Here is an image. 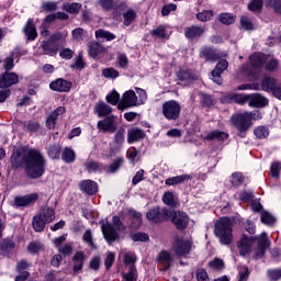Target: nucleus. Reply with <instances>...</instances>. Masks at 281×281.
<instances>
[{
    "mask_svg": "<svg viewBox=\"0 0 281 281\" xmlns=\"http://www.w3.org/2000/svg\"><path fill=\"white\" fill-rule=\"evenodd\" d=\"M265 5L273 10L274 14L281 16V0H266Z\"/></svg>",
    "mask_w": 281,
    "mask_h": 281,
    "instance_id": "obj_43",
    "label": "nucleus"
},
{
    "mask_svg": "<svg viewBox=\"0 0 281 281\" xmlns=\"http://www.w3.org/2000/svg\"><path fill=\"white\" fill-rule=\"evenodd\" d=\"M15 58H19V52H12L9 57L4 58L2 69L4 71H12Z\"/></svg>",
    "mask_w": 281,
    "mask_h": 281,
    "instance_id": "obj_34",
    "label": "nucleus"
},
{
    "mask_svg": "<svg viewBox=\"0 0 281 281\" xmlns=\"http://www.w3.org/2000/svg\"><path fill=\"white\" fill-rule=\"evenodd\" d=\"M161 114L168 122H177L181 117V103L177 100H169L162 103Z\"/></svg>",
    "mask_w": 281,
    "mask_h": 281,
    "instance_id": "obj_6",
    "label": "nucleus"
},
{
    "mask_svg": "<svg viewBox=\"0 0 281 281\" xmlns=\"http://www.w3.org/2000/svg\"><path fill=\"white\" fill-rule=\"evenodd\" d=\"M71 260L74 262L72 272L75 276H78V273L85 269V260H87V256L82 250H77Z\"/></svg>",
    "mask_w": 281,
    "mask_h": 281,
    "instance_id": "obj_20",
    "label": "nucleus"
},
{
    "mask_svg": "<svg viewBox=\"0 0 281 281\" xmlns=\"http://www.w3.org/2000/svg\"><path fill=\"white\" fill-rule=\"evenodd\" d=\"M14 85H19V75L16 72L4 70V72L0 74V89H10Z\"/></svg>",
    "mask_w": 281,
    "mask_h": 281,
    "instance_id": "obj_13",
    "label": "nucleus"
},
{
    "mask_svg": "<svg viewBox=\"0 0 281 281\" xmlns=\"http://www.w3.org/2000/svg\"><path fill=\"white\" fill-rule=\"evenodd\" d=\"M159 262H167L165 265V269H168L170 267V262H172V255L168 252L167 250H161L158 256Z\"/></svg>",
    "mask_w": 281,
    "mask_h": 281,
    "instance_id": "obj_55",
    "label": "nucleus"
},
{
    "mask_svg": "<svg viewBox=\"0 0 281 281\" xmlns=\"http://www.w3.org/2000/svg\"><path fill=\"white\" fill-rule=\"evenodd\" d=\"M131 239L134 243H148V240H150V236H148V234L146 233L138 232V233L132 234Z\"/></svg>",
    "mask_w": 281,
    "mask_h": 281,
    "instance_id": "obj_56",
    "label": "nucleus"
},
{
    "mask_svg": "<svg viewBox=\"0 0 281 281\" xmlns=\"http://www.w3.org/2000/svg\"><path fill=\"white\" fill-rule=\"evenodd\" d=\"M248 106L252 109H265V106H269V100L260 93H251L248 94Z\"/></svg>",
    "mask_w": 281,
    "mask_h": 281,
    "instance_id": "obj_19",
    "label": "nucleus"
},
{
    "mask_svg": "<svg viewBox=\"0 0 281 281\" xmlns=\"http://www.w3.org/2000/svg\"><path fill=\"white\" fill-rule=\"evenodd\" d=\"M11 166L15 170L18 168H24L26 177H43L47 160H45V156L38 149L31 148L25 154L21 149H18L11 156Z\"/></svg>",
    "mask_w": 281,
    "mask_h": 281,
    "instance_id": "obj_1",
    "label": "nucleus"
},
{
    "mask_svg": "<svg viewBox=\"0 0 281 281\" xmlns=\"http://www.w3.org/2000/svg\"><path fill=\"white\" fill-rule=\"evenodd\" d=\"M151 36H155V38H160L164 41V38H167L166 34V26L159 25L158 27L150 31Z\"/></svg>",
    "mask_w": 281,
    "mask_h": 281,
    "instance_id": "obj_58",
    "label": "nucleus"
},
{
    "mask_svg": "<svg viewBox=\"0 0 281 281\" xmlns=\"http://www.w3.org/2000/svg\"><path fill=\"white\" fill-rule=\"evenodd\" d=\"M267 276H268L270 281L281 280V268H279V269H269L267 271Z\"/></svg>",
    "mask_w": 281,
    "mask_h": 281,
    "instance_id": "obj_62",
    "label": "nucleus"
},
{
    "mask_svg": "<svg viewBox=\"0 0 281 281\" xmlns=\"http://www.w3.org/2000/svg\"><path fill=\"white\" fill-rule=\"evenodd\" d=\"M60 153H63V147L59 145H49L47 147V155L50 159H60Z\"/></svg>",
    "mask_w": 281,
    "mask_h": 281,
    "instance_id": "obj_40",
    "label": "nucleus"
},
{
    "mask_svg": "<svg viewBox=\"0 0 281 281\" xmlns=\"http://www.w3.org/2000/svg\"><path fill=\"white\" fill-rule=\"evenodd\" d=\"M61 159L66 164H74L76 161V153L69 147H65L61 154Z\"/></svg>",
    "mask_w": 281,
    "mask_h": 281,
    "instance_id": "obj_39",
    "label": "nucleus"
},
{
    "mask_svg": "<svg viewBox=\"0 0 281 281\" xmlns=\"http://www.w3.org/2000/svg\"><path fill=\"white\" fill-rule=\"evenodd\" d=\"M199 58L204 60V63H218V60L222 58V55L218 48L204 45L199 49Z\"/></svg>",
    "mask_w": 281,
    "mask_h": 281,
    "instance_id": "obj_9",
    "label": "nucleus"
},
{
    "mask_svg": "<svg viewBox=\"0 0 281 281\" xmlns=\"http://www.w3.org/2000/svg\"><path fill=\"white\" fill-rule=\"evenodd\" d=\"M212 16H214V11L212 10H203L195 15L198 21H201L202 23H207V21H212Z\"/></svg>",
    "mask_w": 281,
    "mask_h": 281,
    "instance_id": "obj_47",
    "label": "nucleus"
},
{
    "mask_svg": "<svg viewBox=\"0 0 281 281\" xmlns=\"http://www.w3.org/2000/svg\"><path fill=\"white\" fill-rule=\"evenodd\" d=\"M231 124L236 128L238 137L245 139L247 137V131L254 126V123L249 122V119L245 112L235 113L231 116Z\"/></svg>",
    "mask_w": 281,
    "mask_h": 281,
    "instance_id": "obj_5",
    "label": "nucleus"
},
{
    "mask_svg": "<svg viewBox=\"0 0 281 281\" xmlns=\"http://www.w3.org/2000/svg\"><path fill=\"white\" fill-rule=\"evenodd\" d=\"M281 162L273 161L270 166V175L271 177H280Z\"/></svg>",
    "mask_w": 281,
    "mask_h": 281,
    "instance_id": "obj_64",
    "label": "nucleus"
},
{
    "mask_svg": "<svg viewBox=\"0 0 281 281\" xmlns=\"http://www.w3.org/2000/svg\"><path fill=\"white\" fill-rule=\"evenodd\" d=\"M234 223L228 216L220 217L215 222L214 235L218 238L221 245H232L234 240Z\"/></svg>",
    "mask_w": 281,
    "mask_h": 281,
    "instance_id": "obj_4",
    "label": "nucleus"
},
{
    "mask_svg": "<svg viewBox=\"0 0 281 281\" xmlns=\"http://www.w3.org/2000/svg\"><path fill=\"white\" fill-rule=\"evenodd\" d=\"M41 49L45 56H56V54H58V45L52 42L43 41Z\"/></svg>",
    "mask_w": 281,
    "mask_h": 281,
    "instance_id": "obj_30",
    "label": "nucleus"
},
{
    "mask_svg": "<svg viewBox=\"0 0 281 281\" xmlns=\"http://www.w3.org/2000/svg\"><path fill=\"white\" fill-rule=\"evenodd\" d=\"M192 245V240L177 237L172 244V251L179 258H183V256H190Z\"/></svg>",
    "mask_w": 281,
    "mask_h": 281,
    "instance_id": "obj_10",
    "label": "nucleus"
},
{
    "mask_svg": "<svg viewBox=\"0 0 281 281\" xmlns=\"http://www.w3.org/2000/svg\"><path fill=\"white\" fill-rule=\"evenodd\" d=\"M239 25L241 30H246V32H251L254 30V23L249 20L248 16L243 15L239 20Z\"/></svg>",
    "mask_w": 281,
    "mask_h": 281,
    "instance_id": "obj_59",
    "label": "nucleus"
},
{
    "mask_svg": "<svg viewBox=\"0 0 281 281\" xmlns=\"http://www.w3.org/2000/svg\"><path fill=\"white\" fill-rule=\"evenodd\" d=\"M256 238L257 247L269 249L271 247V240L267 236V233L262 232L259 236H252Z\"/></svg>",
    "mask_w": 281,
    "mask_h": 281,
    "instance_id": "obj_32",
    "label": "nucleus"
},
{
    "mask_svg": "<svg viewBox=\"0 0 281 281\" xmlns=\"http://www.w3.org/2000/svg\"><path fill=\"white\" fill-rule=\"evenodd\" d=\"M23 126L27 133H38L41 131V123L34 121H27L23 123Z\"/></svg>",
    "mask_w": 281,
    "mask_h": 281,
    "instance_id": "obj_48",
    "label": "nucleus"
},
{
    "mask_svg": "<svg viewBox=\"0 0 281 281\" xmlns=\"http://www.w3.org/2000/svg\"><path fill=\"white\" fill-rule=\"evenodd\" d=\"M257 139H267L269 137V127L261 125L254 130Z\"/></svg>",
    "mask_w": 281,
    "mask_h": 281,
    "instance_id": "obj_44",
    "label": "nucleus"
},
{
    "mask_svg": "<svg viewBox=\"0 0 281 281\" xmlns=\"http://www.w3.org/2000/svg\"><path fill=\"white\" fill-rule=\"evenodd\" d=\"M229 67V63L227 59H218V63L215 66V69L211 71V80L215 82V85H223V71H225Z\"/></svg>",
    "mask_w": 281,
    "mask_h": 281,
    "instance_id": "obj_12",
    "label": "nucleus"
},
{
    "mask_svg": "<svg viewBox=\"0 0 281 281\" xmlns=\"http://www.w3.org/2000/svg\"><path fill=\"white\" fill-rule=\"evenodd\" d=\"M81 192H85L89 196L98 194V183L93 180H83L79 183Z\"/></svg>",
    "mask_w": 281,
    "mask_h": 281,
    "instance_id": "obj_23",
    "label": "nucleus"
},
{
    "mask_svg": "<svg viewBox=\"0 0 281 281\" xmlns=\"http://www.w3.org/2000/svg\"><path fill=\"white\" fill-rule=\"evenodd\" d=\"M221 102L223 104H232L234 102L235 104H240L241 106L249 103V94L244 93H228L221 98Z\"/></svg>",
    "mask_w": 281,
    "mask_h": 281,
    "instance_id": "obj_17",
    "label": "nucleus"
},
{
    "mask_svg": "<svg viewBox=\"0 0 281 281\" xmlns=\"http://www.w3.org/2000/svg\"><path fill=\"white\" fill-rule=\"evenodd\" d=\"M15 247H16V243H14V240H12V238L7 237V238L2 239L0 243L1 256H4L7 258L10 257V254H12V251H14Z\"/></svg>",
    "mask_w": 281,
    "mask_h": 281,
    "instance_id": "obj_25",
    "label": "nucleus"
},
{
    "mask_svg": "<svg viewBox=\"0 0 281 281\" xmlns=\"http://www.w3.org/2000/svg\"><path fill=\"white\" fill-rule=\"evenodd\" d=\"M131 221V226L134 229H139L142 227V223H144V221L142 220V213L137 211H132Z\"/></svg>",
    "mask_w": 281,
    "mask_h": 281,
    "instance_id": "obj_42",
    "label": "nucleus"
},
{
    "mask_svg": "<svg viewBox=\"0 0 281 281\" xmlns=\"http://www.w3.org/2000/svg\"><path fill=\"white\" fill-rule=\"evenodd\" d=\"M56 10H58V4L53 1L43 2L41 5V12H45L46 14H49V12H56Z\"/></svg>",
    "mask_w": 281,
    "mask_h": 281,
    "instance_id": "obj_50",
    "label": "nucleus"
},
{
    "mask_svg": "<svg viewBox=\"0 0 281 281\" xmlns=\"http://www.w3.org/2000/svg\"><path fill=\"white\" fill-rule=\"evenodd\" d=\"M95 38H105V41H115L117 36L110 31H104L102 29H99L95 31Z\"/></svg>",
    "mask_w": 281,
    "mask_h": 281,
    "instance_id": "obj_46",
    "label": "nucleus"
},
{
    "mask_svg": "<svg viewBox=\"0 0 281 281\" xmlns=\"http://www.w3.org/2000/svg\"><path fill=\"white\" fill-rule=\"evenodd\" d=\"M254 243H256V237L243 234L239 241L237 243L239 256H247V254L251 251Z\"/></svg>",
    "mask_w": 281,
    "mask_h": 281,
    "instance_id": "obj_16",
    "label": "nucleus"
},
{
    "mask_svg": "<svg viewBox=\"0 0 281 281\" xmlns=\"http://www.w3.org/2000/svg\"><path fill=\"white\" fill-rule=\"evenodd\" d=\"M32 225H33L34 232L41 233L45 231V225L47 224L45 223L42 214H36L33 217Z\"/></svg>",
    "mask_w": 281,
    "mask_h": 281,
    "instance_id": "obj_33",
    "label": "nucleus"
},
{
    "mask_svg": "<svg viewBox=\"0 0 281 281\" xmlns=\"http://www.w3.org/2000/svg\"><path fill=\"white\" fill-rule=\"evenodd\" d=\"M207 266L210 269H214V271H223L225 269V262L221 258H214Z\"/></svg>",
    "mask_w": 281,
    "mask_h": 281,
    "instance_id": "obj_53",
    "label": "nucleus"
},
{
    "mask_svg": "<svg viewBox=\"0 0 281 281\" xmlns=\"http://www.w3.org/2000/svg\"><path fill=\"white\" fill-rule=\"evenodd\" d=\"M280 81L273 77H266L261 80L262 91H267V93H271Z\"/></svg>",
    "mask_w": 281,
    "mask_h": 281,
    "instance_id": "obj_31",
    "label": "nucleus"
},
{
    "mask_svg": "<svg viewBox=\"0 0 281 281\" xmlns=\"http://www.w3.org/2000/svg\"><path fill=\"white\" fill-rule=\"evenodd\" d=\"M214 139H217V142H225L226 139H229V133L214 130L204 136L205 142H214Z\"/></svg>",
    "mask_w": 281,
    "mask_h": 281,
    "instance_id": "obj_27",
    "label": "nucleus"
},
{
    "mask_svg": "<svg viewBox=\"0 0 281 281\" xmlns=\"http://www.w3.org/2000/svg\"><path fill=\"white\" fill-rule=\"evenodd\" d=\"M265 7L263 0H251L248 3L249 12H262V8Z\"/></svg>",
    "mask_w": 281,
    "mask_h": 281,
    "instance_id": "obj_49",
    "label": "nucleus"
},
{
    "mask_svg": "<svg viewBox=\"0 0 281 281\" xmlns=\"http://www.w3.org/2000/svg\"><path fill=\"white\" fill-rule=\"evenodd\" d=\"M117 67H120V69H128V57L126 54H120L117 56Z\"/></svg>",
    "mask_w": 281,
    "mask_h": 281,
    "instance_id": "obj_63",
    "label": "nucleus"
},
{
    "mask_svg": "<svg viewBox=\"0 0 281 281\" xmlns=\"http://www.w3.org/2000/svg\"><path fill=\"white\" fill-rule=\"evenodd\" d=\"M250 65L252 69H262L265 64L267 63V58H265V54L262 53H255L249 57Z\"/></svg>",
    "mask_w": 281,
    "mask_h": 281,
    "instance_id": "obj_28",
    "label": "nucleus"
},
{
    "mask_svg": "<svg viewBox=\"0 0 281 281\" xmlns=\"http://www.w3.org/2000/svg\"><path fill=\"white\" fill-rule=\"evenodd\" d=\"M162 203L168 205V207H177V201H175V193L171 191H166L162 194Z\"/></svg>",
    "mask_w": 281,
    "mask_h": 281,
    "instance_id": "obj_41",
    "label": "nucleus"
},
{
    "mask_svg": "<svg viewBox=\"0 0 281 281\" xmlns=\"http://www.w3.org/2000/svg\"><path fill=\"white\" fill-rule=\"evenodd\" d=\"M124 133H126L124 127H120L119 130H115L114 139H113V144H115V146H122V144H124Z\"/></svg>",
    "mask_w": 281,
    "mask_h": 281,
    "instance_id": "obj_54",
    "label": "nucleus"
},
{
    "mask_svg": "<svg viewBox=\"0 0 281 281\" xmlns=\"http://www.w3.org/2000/svg\"><path fill=\"white\" fill-rule=\"evenodd\" d=\"M65 113H67V108L65 106H58L55 109L46 120V127H48L49 131L56 128V120H58L60 115H65Z\"/></svg>",
    "mask_w": 281,
    "mask_h": 281,
    "instance_id": "obj_21",
    "label": "nucleus"
},
{
    "mask_svg": "<svg viewBox=\"0 0 281 281\" xmlns=\"http://www.w3.org/2000/svg\"><path fill=\"white\" fill-rule=\"evenodd\" d=\"M261 223L263 225H276V217L268 211H261Z\"/></svg>",
    "mask_w": 281,
    "mask_h": 281,
    "instance_id": "obj_57",
    "label": "nucleus"
},
{
    "mask_svg": "<svg viewBox=\"0 0 281 281\" xmlns=\"http://www.w3.org/2000/svg\"><path fill=\"white\" fill-rule=\"evenodd\" d=\"M123 25H125L126 27H128V25H131L133 23V21H135V19H137V13H135L133 11V9L127 10V12H125L123 14Z\"/></svg>",
    "mask_w": 281,
    "mask_h": 281,
    "instance_id": "obj_52",
    "label": "nucleus"
},
{
    "mask_svg": "<svg viewBox=\"0 0 281 281\" xmlns=\"http://www.w3.org/2000/svg\"><path fill=\"white\" fill-rule=\"evenodd\" d=\"M146 218L153 221V223L159 224L165 223V221H170V209L168 207H153L146 213Z\"/></svg>",
    "mask_w": 281,
    "mask_h": 281,
    "instance_id": "obj_8",
    "label": "nucleus"
},
{
    "mask_svg": "<svg viewBox=\"0 0 281 281\" xmlns=\"http://www.w3.org/2000/svg\"><path fill=\"white\" fill-rule=\"evenodd\" d=\"M86 170L88 172H98L99 175H102V172H106V165L90 160L86 164Z\"/></svg>",
    "mask_w": 281,
    "mask_h": 281,
    "instance_id": "obj_29",
    "label": "nucleus"
},
{
    "mask_svg": "<svg viewBox=\"0 0 281 281\" xmlns=\"http://www.w3.org/2000/svg\"><path fill=\"white\" fill-rule=\"evenodd\" d=\"M144 137H146V133L139 127H132L127 131V143L130 144L142 142Z\"/></svg>",
    "mask_w": 281,
    "mask_h": 281,
    "instance_id": "obj_24",
    "label": "nucleus"
},
{
    "mask_svg": "<svg viewBox=\"0 0 281 281\" xmlns=\"http://www.w3.org/2000/svg\"><path fill=\"white\" fill-rule=\"evenodd\" d=\"M169 221H171L178 232L188 229V226L190 225V216L183 211L170 210Z\"/></svg>",
    "mask_w": 281,
    "mask_h": 281,
    "instance_id": "obj_7",
    "label": "nucleus"
},
{
    "mask_svg": "<svg viewBox=\"0 0 281 281\" xmlns=\"http://www.w3.org/2000/svg\"><path fill=\"white\" fill-rule=\"evenodd\" d=\"M177 78L181 82H191L193 80L192 70L181 68L177 71Z\"/></svg>",
    "mask_w": 281,
    "mask_h": 281,
    "instance_id": "obj_38",
    "label": "nucleus"
},
{
    "mask_svg": "<svg viewBox=\"0 0 281 281\" xmlns=\"http://www.w3.org/2000/svg\"><path fill=\"white\" fill-rule=\"evenodd\" d=\"M218 21L223 25H234L236 23V14L234 13H220L218 14Z\"/></svg>",
    "mask_w": 281,
    "mask_h": 281,
    "instance_id": "obj_36",
    "label": "nucleus"
},
{
    "mask_svg": "<svg viewBox=\"0 0 281 281\" xmlns=\"http://www.w3.org/2000/svg\"><path fill=\"white\" fill-rule=\"evenodd\" d=\"M106 103L112 104V106H117L120 104V93L113 89L106 97Z\"/></svg>",
    "mask_w": 281,
    "mask_h": 281,
    "instance_id": "obj_45",
    "label": "nucleus"
},
{
    "mask_svg": "<svg viewBox=\"0 0 281 281\" xmlns=\"http://www.w3.org/2000/svg\"><path fill=\"white\" fill-rule=\"evenodd\" d=\"M42 218L45 221L46 224L54 223L56 221V211L54 207L48 206L42 213Z\"/></svg>",
    "mask_w": 281,
    "mask_h": 281,
    "instance_id": "obj_35",
    "label": "nucleus"
},
{
    "mask_svg": "<svg viewBox=\"0 0 281 281\" xmlns=\"http://www.w3.org/2000/svg\"><path fill=\"white\" fill-rule=\"evenodd\" d=\"M97 113L99 117H104L97 123L98 131L113 135V133L117 131V125L115 124V115L111 114L113 113V108L104 102H101L97 104Z\"/></svg>",
    "mask_w": 281,
    "mask_h": 281,
    "instance_id": "obj_2",
    "label": "nucleus"
},
{
    "mask_svg": "<svg viewBox=\"0 0 281 281\" xmlns=\"http://www.w3.org/2000/svg\"><path fill=\"white\" fill-rule=\"evenodd\" d=\"M100 225L103 238L109 244L115 243V240H120V233L117 232H126V225H124V222H122L117 215L112 217V224L111 222L104 223V220H101Z\"/></svg>",
    "mask_w": 281,
    "mask_h": 281,
    "instance_id": "obj_3",
    "label": "nucleus"
},
{
    "mask_svg": "<svg viewBox=\"0 0 281 281\" xmlns=\"http://www.w3.org/2000/svg\"><path fill=\"white\" fill-rule=\"evenodd\" d=\"M38 199V193H30L26 195H16L14 198V206L15 207H27L32 205V203H36Z\"/></svg>",
    "mask_w": 281,
    "mask_h": 281,
    "instance_id": "obj_18",
    "label": "nucleus"
},
{
    "mask_svg": "<svg viewBox=\"0 0 281 281\" xmlns=\"http://www.w3.org/2000/svg\"><path fill=\"white\" fill-rule=\"evenodd\" d=\"M205 34V26L192 24L184 27V37L187 41H199Z\"/></svg>",
    "mask_w": 281,
    "mask_h": 281,
    "instance_id": "obj_14",
    "label": "nucleus"
},
{
    "mask_svg": "<svg viewBox=\"0 0 281 281\" xmlns=\"http://www.w3.org/2000/svg\"><path fill=\"white\" fill-rule=\"evenodd\" d=\"M85 67H87V64L85 63L82 55H78L75 58L74 64L70 65V69H78V71H82Z\"/></svg>",
    "mask_w": 281,
    "mask_h": 281,
    "instance_id": "obj_60",
    "label": "nucleus"
},
{
    "mask_svg": "<svg viewBox=\"0 0 281 281\" xmlns=\"http://www.w3.org/2000/svg\"><path fill=\"white\" fill-rule=\"evenodd\" d=\"M137 105V94L133 90H127L122 95V101L117 104L119 111H126Z\"/></svg>",
    "mask_w": 281,
    "mask_h": 281,
    "instance_id": "obj_11",
    "label": "nucleus"
},
{
    "mask_svg": "<svg viewBox=\"0 0 281 281\" xmlns=\"http://www.w3.org/2000/svg\"><path fill=\"white\" fill-rule=\"evenodd\" d=\"M246 116L249 119L250 124H254V121L262 120V111L255 110L250 112H245Z\"/></svg>",
    "mask_w": 281,
    "mask_h": 281,
    "instance_id": "obj_61",
    "label": "nucleus"
},
{
    "mask_svg": "<svg viewBox=\"0 0 281 281\" xmlns=\"http://www.w3.org/2000/svg\"><path fill=\"white\" fill-rule=\"evenodd\" d=\"M102 76L103 78H108L109 80H115V78H120V71H117L113 67H109L102 70Z\"/></svg>",
    "mask_w": 281,
    "mask_h": 281,
    "instance_id": "obj_51",
    "label": "nucleus"
},
{
    "mask_svg": "<svg viewBox=\"0 0 281 281\" xmlns=\"http://www.w3.org/2000/svg\"><path fill=\"white\" fill-rule=\"evenodd\" d=\"M23 33L25 34L27 41H36V38H38V32L36 31V24H34V19H27L23 27Z\"/></svg>",
    "mask_w": 281,
    "mask_h": 281,
    "instance_id": "obj_22",
    "label": "nucleus"
},
{
    "mask_svg": "<svg viewBox=\"0 0 281 281\" xmlns=\"http://www.w3.org/2000/svg\"><path fill=\"white\" fill-rule=\"evenodd\" d=\"M124 165V158L117 157L115 160H113L112 164L109 166L105 165V172H109L110 175H113L120 170V167Z\"/></svg>",
    "mask_w": 281,
    "mask_h": 281,
    "instance_id": "obj_37",
    "label": "nucleus"
},
{
    "mask_svg": "<svg viewBox=\"0 0 281 281\" xmlns=\"http://www.w3.org/2000/svg\"><path fill=\"white\" fill-rule=\"evenodd\" d=\"M71 87H74V83L63 78H57L49 83V90L56 91L57 93H69Z\"/></svg>",
    "mask_w": 281,
    "mask_h": 281,
    "instance_id": "obj_15",
    "label": "nucleus"
},
{
    "mask_svg": "<svg viewBox=\"0 0 281 281\" xmlns=\"http://www.w3.org/2000/svg\"><path fill=\"white\" fill-rule=\"evenodd\" d=\"M106 52V49L104 48V46H102V44L92 41L88 43V54L90 56V58H98V56H100V54H104Z\"/></svg>",
    "mask_w": 281,
    "mask_h": 281,
    "instance_id": "obj_26",
    "label": "nucleus"
}]
</instances>
